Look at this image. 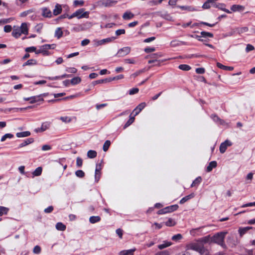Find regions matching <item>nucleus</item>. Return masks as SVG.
<instances>
[{"label":"nucleus","mask_w":255,"mask_h":255,"mask_svg":"<svg viewBox=\"0 0 255 255\" xmlns=\"http://www.w3.org/2000/svg\"><path fill=\"white\" fill-rule=\"evenodd\" d=\"M135 251V249L124 250L120 252V255H133L134 252Z\"/></svg>","instance_id":"2eb2a0df"},{"label":"nucleus","mask_w":255,"mask_h":255,"mask_svg":"<svg viewBox=\"0 0 255 255\" xmlns=\"http://www.w3.org/2000/svg\"><path fill=\"white\" fill-rule=\"evenodd\" d=\"M138 91H139V89L138 88H132L129 91V94L130 95H133V94L137 93L138 92Z\"/></svg>","instance_id":"bf43d9fd"},{"label":"nucleus","mask_w":255,"mask_h":255,"mask_svg":"<svg viewBox=\"0 0 255 255\" xmlns=\"http://www.w3.org/2000/svg\"><path fill=\"white\" fill-rule=\"evenodd\" d=\"M50 125V124L49 123H48V122L43 123H42L41 128H40L36 129L35 130L36 132L44 131L45 130H46L47 129H48L49 128Z\"/></svg>","instance_id":"f8f14e48"},{"label":"nucleus","mask_w":255,"mask_h":255,"mask_svg":"<svg viewBox=\"0 0 255 255\" xmlns=\"http://www.w3.org/2000/svg\"><path fill=\"white\" fill-rule=\"evenodd\" d=\"M143 72H144V70H140L137 71L135 73L132 74L130 75V77H133V78H135L136 77H137V76H138L140 74L142 73Z\"/></svg>","instance_id":"5fc2aeb1"},{"label":"nucleus","mask_w":255,"mask_h":255,"mask_svg":"<svg viewBox=\"0 0 255 255\" xmlns=\"http://www.w3.org/2000/svg\"><path fill=\"white\" fill-rule=\"evenodd\" d=\"M160 53H153L146 57V58H150L151 59L149 60L148 62L149 64H151L157 61V59L161 57Z\"/></svg>","instance_id":"6e6552de"},{"label":"nucleus","mask_w":255,"mask_h":255,"mask_svg":"<svg viewBox=\"0 0 255 255\" xmlns=\"http://www.w3.org/2000/svg\"><path fill=\"white\" fill-rule=\"evenodd\" d=\"M56 228L58 230L63 231L66 229V226L63 223L59 222L56 224Z\"/></svg>","instance_id":"7c9ffc66"},{"label":"nucleus","mask_w":255,"mask_h":255,"mask_svg":"<svg viewBox=\"0 0 255 255\" xmlns=\"http://www.w3.org/2000/svg\"><path fill=\"white\" fill-rule=\"evenodd\" d=\"M60 120L65 123H69L71 122V119L68 117H61Z\"/></svg>","instance_id":"680f3d73"},{"label":"nucleus","mask_w":255,"mask_h":255,"mask_svg":"<svg viewBox=\"0 0 255 255\" xmlns=\"http://www.w3.org/2000/svg\"><path fill=\"white\" fill-rule=\"evenodd\" d=\"M115 39H116V37H112L107 38L106 39H103L99 41V44L100 45H102V44H103L107 42H110L114 40Z\"/></svg>","instance_id":"bb28decb"},{"label":"nucleus","mask_w":255,"mask_h":255,"mask_svg":"<svg viewBox=\"0 0 255 255\" xmlns=\"http://www.w3.org/2000/svg\"><path fill=\"white\" fill-rule=\"evenodd\" d=\"M13 137V135L11 133H6L2 136L1 138V141H4L7 138H11Z\"/></svg>","instance_id":"49530a36"},{"label":"nucleus","mask_w":255,"mask_h":255,"mask_svg":"<svg viewBox=\"0 0 255 255\" xmlns=\"http://www.w3.org/2000/svg\"><path fill=\"white\" fill-rule=\"evenodd\" d=\"M55 44H45L42 46V49L45 51V52H42V54L44 56H46L49 55V52L48 51V49H54L55 47Z\"/></svg>","instance_id":"0eeeda50"},{"label":"nucleus","mask_w":255,"mask_h":255,"mask_svg":"<svg viewBox=\"0 0 255 255\" xmlns=\"http://www.w3.org/2000/svg\"><path fill=\"white\" fill-rule=\"evenodd\" d=\"M66 71L69 73H76L77 72V69L74 67L68 68L66 69Z\"/></svg>","instance_id":"052dcab7"},{"label":"nucleus","mask_w":255,"mask_h":255,"mask_svg":"<svg viewBox=\"0 0 255 255\" xmlns=\"http://www.w3.org/2000/svg\"><path fill=\"white\" fill-rule=\"evenodd\" d=\"M244 9V7L240 5L234 4L232 6L231 9L233 11H241Z\"/></svg>","instance_id":"c85d7f7f"},{"label":"nucleus","mask_w":255,"mask_h":255,"mask_svg":"<svg viewBox=\"0 0 255 255\" xmlns=\"http://www.w3.org/2000/svg\"><path fill=\"white\" fill-rule=\"evenodd\" d=\"M178 7H179L180 8H181V9L182 10H188V11H195L196 10V9L192 7V6H178Z\"/></svg>","instance_id":"473e14b6"},{"label":"nucleus","mask_w":255,"mask_h":255,"mask_svg":"<svg viewBox=\"0 0 255 255\" xmlns=\"http://www.w3.org/2000/svg\"><path fill=\"white\" fill-rule=\"evenodd\" d=\"M63 31H62L61 28H58L55 31V36L57 37L58 38H60L62 36Z\"/></svg>","instance_id":"ea45409f"},{"label":"nucleus","mask_w":255,"mask_h":255,"mask_svg":"<svg viewBox=\"0 0 255 255\" xmlns=\"http://www.w3.org/2000/svg\"><path fill=\"white\" fill-rule=\"evenodd\" d=\"M211 239L212 237H211L210 235H208L199 239L198 240V242L203 245L204 244L212 243Z\"/></svg>","instance_id":"9b49d317"},{"label":"nucleus","mask_w":255,"mask_h":255,"mask_svg":"<svg viewBox=\"0 0 255 255\" xmlns=\"http://www.w3.org/2000/svg\"><path fill=\"white\" fill-rule=\"evenodd\" d=\"M225 5L223 3H219L218 5H216L217 7H218L219 8L223 10V11L228 13H230L231 12L227 9L224 8Z\"/></svg>","instance_id":"de8ad7c7"},{"label":"nucleus","mask_w":255,"mask_h":255,"mask_svg":"<svg viewBox=\"0 0 255 255\" xmlns=\"http://www.w3.org/2000/svg\"><path fill=\"white\" fill-rule=\"evenodd\" d=\"M248 31V28L247 27H241L237 28V31L238 33L241 34L244 32H246Z\"/></svg>","instance_id":"09e8293b"},{"label":"nucleus","mask_w":255,"mask_h":255,"mask_svg":"<svg viewBox=\"0 0 255 255\" xmlns=\"http://www.w3.org/2000/svg\"><path fill=\"white\" fill-rule=\"evenodd\" d=\"M178 208V206L177 205H171L159 210L157 213L158 214H163L167 213H170L176 210Z\"/></svg>","instance_id":"20e7f679"},{"label":"nucleus","mask_w":255,"mask_h":255,"mask_svg":"<svg viewBox=\"0 0 255 255\" xmlns=\"http://www.w3.org/2000/svg\"><path fill=\"white\" fill-rule=\"evenodd\" d=\"M134 116L133 117H130L129 120L128 121V122L126 123L124 127V128L125 129L128 126H129L132 123H133L134 121Z\"/></svg>","instance_id":"e433bc0d"},{"label":"nucleus","mask_w":255,"mask_h":255,"mask_svg":"<svg viewBox=\"0 0 255 255\" xmlns=\"http://www.w3.org/2000/svg\"><path fill=\"white\" fill-rule=\"evenodd\" d=\"M134 16V15L133 13L130 11H127L124 13L123 18L125 20H128L131 19Z\"/></svg>","instance_id":"dca6fc26"},{"label":"nucleus","mask_w":255,"mask_h":255,"mask_svg":"<svg viewBox=\"0 0 255 255\" xmlns=\"http://www.w3.org/2000/svg\"><path fill=\"white\" fill-rule=\"evenodd\" d=\"M203 246L204 245L198 242L197 243H192L188 244L186 246V248L187 250H193L200 253Z\"/></svg>","instance_id":"f03ea898"},{"label":"nucleus","mask_w":255,"mask_h":255,"mask_svg":"<svg viewBox=\"0 0 255 255\" xmlns=\"http://www.w3.org/2000/svg\"><path fill=\"white\" fill-rule=\"evenodd\" d=\"M51 149V146L48 144H45L42 146V150L43 151L49 150Z\"/></svg>","instance_id":"338daca9"},{"label":"nucleus","mask_w":255,"mask_h":255,"mask_svg":"<svg viewBox=\"0 0 255 255\" xmlns=\"http://www.w3.org/2000/svg\"><path fill=\"white\" fill-rule=\"evenodd\" d=\"M83 164V160L80 157H77L76 159V164L77 166L78 167L82 166Z\"/></svg>","instance_id":"e2e57ef3"},{"label":"nucleus","mask_w":255,"mask_h":255,"mask_svg":"<svg viewBox=\"0 0 255 255\" xmlns=\"http://www.w3.org/2000/svg\"><path fill=\"white\" fill-rule=\"evenodd\" d=\"M30 135V132L28 131L17 132L16 135L17 137H27Z\"/></svg>","instance_id":"a878e982"},{"label":"nucleus","mask_w":255,"mask_h":255,"mask_svg":"<svg viewBox=\"0 0 255 255\" xmlns=\"http://www.w3.org/2000/svg\"><path fill=\"white\" fill-rule=\"evenodd\" d=\"M37 64V61L35 59H29L23 64V66L34 65Z\"/></svg>","instance_id":"cd10ccee"},{"label":"nucleus","mask_w":255,"mask_h":255,"mask_svg":"<svg viewBox=\"0 0 255 255\" xmlns=\"http://www.w3.org/2000/svg\"><path fill=\"white\" fill-rule=\"evenodd\" d=\"M98 82L100 84L107 83L112 82V79L111 77H109L104 79L98 80Z\"/></svg>","instance_id":"864d4df0"},{"label":"nucleus","mask_w":255,"mask_h":255,"mask_svg":"<svg viewBox=\"0 0 255 255\" xmlns=\"http://www.w3.org/2000/svg\"><path fill=\"white\" fill-rule=\"evenodd\" d=\"M228 242L232 247L236 246L239 243L237 240L234 239V237L233 236L228 237Z\"/></svg>","instance_id":"a211bd4d"},{"label":"nucleus","mask_w":255,"mask_h":255,"mask_svg":"<svg viewBox=\"0 0 255 255\" xmlns=\"http://www.w3.org/2000/svg\"><path fill=\"white\" fill-rule=\"evenodd\" d=\"M40 101H43V99L37 98H36L35 97H32V99H30V103L33 104V103H35L36 102Z\"/></svg>","instance_id":"13d9d810"},{"label":"nucleus","mask_w":255,"mask_h":255,"mask_svg":"<svg viewBox=\"0 0 255 255\" xmlns=\"http://www.w3.org/2000/svg\"><path fill=\"white\" fill-rule=\"evenodd\" d=\"M200 254L203 255H210L209 251L206 249L204 246L203 247L202 251H200Z\"/></svg>","instance_id":"3c124183"},{"label":"nucleus","mask_w":255,"mask_h":255,"mask_svg":"<svg viewBox=\"0 0 255 255\" xmlns=\"http://www.w3.org/2000/svg\"><path fill=\"white\" fill-rule=\"evenodd\" d=\"M101 218L99 216H92L89 219V221L92 224H94L99 222Z\"/></svg>","instance_id":"c756f323"},{"label":"nucleus","mask_w":255,"mask_h":255,"mask_svg":"<svg viewBox=\"0 0 255 255\" xmlns=\"http://www.w3.org/2000/svg\"><path fill=\"white\" fill-rule=\"evenodd\" d=\"M97 152L95 150H90L87 152V156L89 158H93L97 156Z\"/></svg>","instance_id":"2f4dec72"},{"label":"nucleus","mask_w":255,"mask_h":255,"mask_svg":"<svg viewBox=\"0 0 255 255\" xmlns=\"http://www.w3.org/2000/svg\"><path fill=\"white\" fill-rule=\"evenodd\" d=\"M146 106V103L144 102L139 104L133 110L135 113L134 116H137Z\"/></svg>","instance_id":"9d476101"},{"label":"nucleus","mask_w":255,"mask_h":255,"mask_svg":"<svg viewBox=\"0 0 255 255\" xmlns=\"http://www.w3.org/2000/svg\"><path fill=\"white\" fill-rule=\"evenodd\" d=\"M33 141H34V140L32 138H28L26 140L23 141L22 143H21L19 145V148H21L22 147H24L30 143H32Z\"/></svg>","instance_id":"6ab92c4d"},{"label":"nucleus","mask_w":255,"mask_h":255,"mask_svg":"<svg viewBox=\"0 0 255 255\" xmlns=\"http://www.w3.org/2000/svg\"><path fill=\"white\" fill-rule=\"evenodd\" d=\"M178 68L183 71H188L191 69V67L186 64H181L178 66Z\"/></svg>","instance_id":"79ce46f5"},{"label":"nucleus","mask_w":255,"mask_h":255,"mask_svg":"<svg viewBox=\"0 0 255 255\" xmlns=\"http://www.w3.org/2000/svg\"><path fill=\"white\" fill-rule=\"evenodd\" d=\"M76 175L80 178H83L85 176V173L81 170H78L75 172Z\"/></svg>","instance_id":"603ef678"},{"label":"nucleus","mask_w":255,"mask_h":255,"mask_svg":"<svg viewBox=\"0 0 255 255\" xmlns=\"http://www.w3.org/2000/svg\"><path fill=\"white\" fill-rule=\"evenodd\" d=\"M161 17L162 18L169 20V21H172L173 20V17L169 13L165 12L164 13H162L161 12H157Z\"/></svg>","instance_id":"4468645a"},{"label":"nucleus","mask_w":255,"mask_h":255,"mask_svg":"<svg viewBox=\"0 0 255 255\" xmlns=\"http://www.w3.org/2000/svg\"><path fill=\"white\" fill-rule=\"evenodd\" d=\"M22 33L21 32L20 29L19 27L14 26V29L12 32V35L13 37L15 38H18Z\"/></svg>","instance_id":"ddd939ff"},{"label":"nucleus","mask_w":255,"mask_h":255,"mask_svg":"<svg viewBox=\"0 0 255 255\" xmlns=\"http://www.w3.org/2000/svg\"><path fill=\"white\" fill-rule=\"evenodd\" d=\"M227 234V232H221L215 234L212 237L211 242L217 244L223 248H226L224 239Z\"/></svg>","instance_id":"f257e3e1"},{"label":"nucleus","mask_w":255,"mask_h":255,"mask_svg":"<svg viewBox=\"0 0 255 255\" xmlns=\"http://www.w3.org/2000/svg\"><path fill=\"white\" fill-rule=\"evenodd\" d=\"M41 252V248L39 246H36L34 247L33 250V252L34 254H38Z\"/></svg>","instance_id":"4d7b16f0"},{"label":"nucleus","mask_w":255,"mask_h":255,"mask_svg":"<svg viewBox=\"0 0 255 255\" xmlns=\"http://www.w3.org/2000/svg\"><path fill=\"white\" fill-rule=\"evenodd\" d=\"M42 10V15L44 17H50L51 16V12L50 10L47 8H43Z\"/></svg>","instance_id":"393cba45"},{"label":"nucleus","mask_w":255,"mask_h":255,"mask_svg":"<svg viewBox=\"0 0 255 255\" xmlns=\"http://www.w3.org/2000/svg\"><path fill=\"white\" fill-rule=\"evenodd\" d=\"M8 210V208L6 207L0 206V216L7 214Z\"/></svg>","instance_id":"f704fd0d"},{"label":"nucleus","mask_w":255,"mask_h":255,"mask_svg":"<svg viewBox=\"0 0 255 255\" xmlns=\"http://www.w3.org/2000/svg\"><path fill=\"white\" fill-rule=\"evenodd\" d=\"M74 15L78 19L82 18H88L89 12L85 11L84 8H80L74 12Z\"/></svg>","instance_id":"7ed1b4c3"},{"label":"nucleus","mask_w":255,"mask_h":255,"mask_svg":"<svg viewBox=\"0 0 255 255\" xmlns=\"http://www.w3.org/2000/svg\"><path fill=\"white\" fill-rule=\"evenodd\" d=\"M211 118L213 120L216 122H220V124H223L224 121L221 120L216 115H212L211 116Z\"/></svg>","instance_id":"a18cd8bd"},{"label":"nucleus","mask_w":255,"mask_h":255,"mask_svg":"<svg viewBox=\"0 0 255 255\" xmlns=\"http://www.w3.org/2000/svg\"><path fill=\"white\" fill-rule=\"evenodd\" d=\"M182 235L181 234H178L174 235L172 237V240L173 241H176L181 240L182 239Z\"/></svg>","instance_id":"6e6d98bb"},{"label":"nucleus","mask_w":255,"mask_h":255,"mask_svg":"<svg viewBox=\"0 0 255 255\" xmlns=\"http://www.w3.org/2000/svg\"><path fill=\"white\" fill-rule=\"evenodd\" d=\"M101 4L104 6H112L117 3V1L114 0H102L100 1Z\"/></svg>","instance_id":"1a4fd4ad"},{"label":"nucleus","mask_w":255,"mask_h":255,"mask_svg":"<svg viewBox=\"0 0 255 255\" xmlns=\"http://www.w3.org/2000/svg\"><path fill=\"white\" fill-rule=\"evenodd\" d=\"M126 32V31L125 29H118L116 31V34L117 36H119L121 34H125Z\"/></svg>","instance_id":"69168bd1"},{"label":"nucleus","mask_w":255,"mask_h":255,"mask_svg":"<svg viewBox=\"0 0 255 255\" xmlns=\"http://www.w3.org/2000/svg\"><path fill=\"white\" fill-rule=\"evenodd\" d=\"M155 255H169V252L167 251H163L156 253Z\"/></svg>","instance_id":"774afa93"},{"label":"nucleus","mask_w":255,"mask_h":255,"mask_svg":"<svg viewBox=\"0 0 255 255\" xmlns=\"http://www.w3.org/2000/svg\"><path fill=\"white\" fill-rule=\"evenodd\" d=\"M171 245V243L168 242H164V243L158 246V248L160 250L163 249L165 248L169 247Z\"/></svg>","instance_id":"c9c22d12"},{"label":"nucleus","mask_w":255,"mask_h":255,"mask_svg":"<svg viewBox=\"0 0 255 255\" xmlns=\"http://www.w3.org/2000/svg\"><path fill=\"white\" fill-rule=\"evenodd\" d=\"M111 144V142L110 140H106L105 142L104 143L103 147V150L104 151H107Z\"/></svg>","instance_id":"37998d69"},{"label":"nucleus","mask_w":255,"mask_h":255,"mask_svg":"<svg viewBox=\"0 0 255 255\" xmlns=\"http://www.w3.org/2000/svg\"><path fill=\"white\" fill-rule=\"evenodd\" d=\"M252 227H247L245 228H240L239 229V233L241 237H242L244 234H245L249 230L251 229Z\"/></svg>","instance_id":"aec40b11"},{"label":"nucleus","mask_w":255,"mask_h":255,"mask_svg":"<svg viewBox=\"0 0 255 255\" xmlns=\"http://www.w3.org/2000/svg\"><path fill=\"white\" fill-rule=\"evenodd\" d=\"M81 79L79 77H76L72 78L70 82H71V84H72V85H76V84L80 83L81 82Z\"/></svg>","instance_id":"72a5a7b5"},{"label":"nucleus","mask_w":255,"mask_h":255,"mask_svg":"<svg viewBox=\"0 0 255 255\" xmlns=\"http://www.w3.org/2000/svg\"><path fill=\"white\" fill-rule=\"evenodd\" d=\"M165 224L168 227H172L176 225V222L172 219L169 218Z\"/></svg>","instance_id":"58836bf2"},{"label":"nucleus","mask_w":255,"mask_h":255,"mask_svg":"<svg viewBox=\"0 0 255 255\" xmlns=\"http://www.w3.org/2000/svg\"><path fill=\"white\" fill-rule=\"evenodd\" d=\"M36 49V48L35 47L32 46V47H29L26 48L25 50L27 52H35Z\"/></svg>","instance_id":"0e129e2a"},{"label":"nucleus","mask_w":255,"mask_h":255,"mask_svg":"<svg viewBox=\"0 0 255 255\" xmlns=\"http://www.w3.org/2000/svg\"><path fill=\"white\" fill-rule=\"evenodd\" d=\"M217 66L218 68L227 71H232L234 69L233 67L225 66L219 62L217 63Z\"/></svg>","instance_id":"f3484780"},{"label":"nucleus","mask_w":255,"mask_h":255,"mask_svg":"<svg viewBox=\"0 0 255 255\" xmlns=\"http://www.w3.org/2000/svg\"><path fill=\"white\" fill-rule=\"evenodd\" d=\"M42 168L41 167H37L32 173L33 175L35 176H38L41 175L42 173Z\"/></svg>","instance_id":"4c0bfd02"},{"label":"nucleus","mask_w":255,"mask_h":255,"mask_svg":"<svg viewBox=\"0 0 255 255\" xmlns=\"http://www.w3.org/2000/svg\"><path fill=\"white\" fill-rule=\"evenodd\" d=\"M194 197V194L191 193L190 195H188L183 197V198H182L181 199V200L180 201V204H183L184 203H185L186 201L189 200V199L193 198Z\"/></svg>","instance_id":"4be33fe9"},{"label":"nucleus","mask_w":255,"mask_h":255,"mask_svg":"<svg viewBox=\"0 0 255 255\" xmlns=\"http://www.w3.org/2000/svg\"><path fill=\"white\" fill-rule=\"evenodd\" d=\"M202 180V178L201 177H198L196 178L193 182L192 184H191V187H194L196 185H198Z\"/></svg>","instance_id":"c03bdc74"},{"label":"nucleus","mask_w":255,"mask_h":255,"mask_svg":"<svg viewBox=\"0 0 255 255\" xmlns=\"http://www.w3.org/2000/svg\"><path fill=\"white\" fill-rule=\"evenodd\" d=\"M19 28L22 33L26 35L28 34V28L26 23H22Z\"/></svg>","instance_id":"412c9836"},{"label":"nucleus","mask_w":255,"mask_h":255,"mask_svg":"<svg viewBox=\"0 0 255 255\" xmlns=\"http://www.w3.org/2000/svg\"><path fill=\"white\" fill-rule=\"evenodd\" d=\"M131 51V48L130 47H125L120 49L117 53V56L118 57H124L130 53Z\"/></svg>","instance_id":"39448f33"},{"label":"nucleus","mask_w":255,"mask_h":255,"mask_svg":"<svg viewBox=\"0 0 255 255\" xmlns=\"http://www.w3.org/2000/svg\"><path fill=\"white\" fill-rule=\"evenodd\" d=\"M217 162L215 161L210 162L209 164V165L207 167V171H211L213 168H215L217 166Z\"/></svg>","instance_id":"5701e85b"},{"label":"nucleus","mask_w":255,"mask_h":255,"mask_svg":"<svg viewBox=\"0 0 255 255\" xmlns=\"http://www.w3.org/2000/svg\"><path fill=\"white\" fill-rule=\"evenodd\" d=\"M231 145H232V142L228 140H226L225 141L222 143L220 146V152L222 153H224L226 151L227 148L228 146H231Z\"/></svg>","instance_id":"423d86ee"},{"label":"nucleus","mask_w":255,"mask_h":255,"mask_svg":"<svg viewBox=\"0 0 255 255\" xmlns=\"http://www.w3.org/2000/svg\"><path fill=\"white\" fill-rule=\"evenodd\" d=\"M210 3H214V0H208L203 5L202 7L204 9H207L210 7Z\"/></svg>","instance_id":"a19ab883"},{"label":"nucleus","mask_w":255,"mask_h":255,"mask_svg":"<svg viewBox=\"0 0 255 255\" xmlns=\"http://www.w3.org/2000/svg\"><path fill=\"white\" fill-rule=\"evenodd\" d=\"M201 35L204 37H209L212 38L213 37V34L212 33L206 31H202L201 32Z\"/></svg>","instance_id":"8fccbe9b"},{"label":"nucleus","mask_w":255,"mask_h":255,"mask_svg":"<svg viewBox=\"0 0 255 255\" xmlns=\"http://www.w3.org/2000/svg\"><path fill=\"white\" fill-rule=\"evenodd\" d=\"M62 11V8L61 6L59 4H57L55 6V8L53 10V14L54 15H57L58 14H60Z\"/></svg>","instance_id":"b1692460"}]
</instances>
